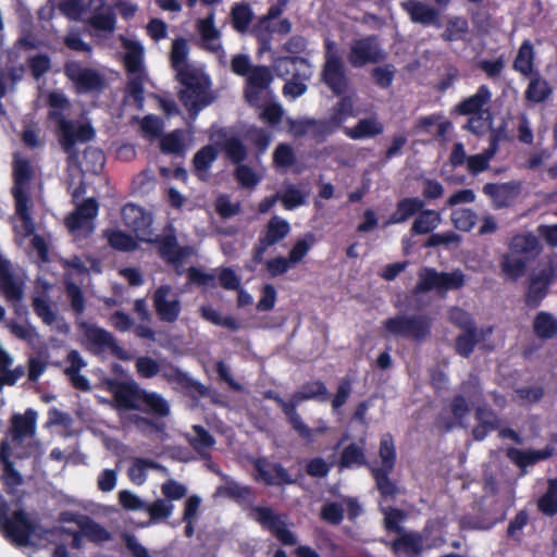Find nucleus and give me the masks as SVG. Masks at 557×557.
Segmentation results:
<instances>
[{"instance_id": "nucleus-1", "label": "nucleus", "mask_w": 557, "mask_h": 557, "mask_svg": "<svg viewBox=\"0 0 557 557\" xmlns=\"http://www.w3.org/2000/svg\"><path fill=\"white\" fill-rule=\"evenodd\" d=\"M103 385L106 391L112 395L114 407L117 410H135L152 417L132 414L129 421L137 429L148 428L156 433L164 430V423L156 420L166 418L171 412L169 401L162 395L157 392H148L134 381H121L115 377L106 379Z\"/></svg>"}, {"instance_id": "nucleus-2", "label": "nucleus", "mask_w": 557, "mask_h": 557, "mask_svg": "<svg viewBox=\"0 0 557 557\" xmlns=\"http://www.w3.org/2000/svg\"><path fill=\"white\" fill-rule=\"evenodd\" d=\"M322 82L339 98L331 108L326 117L330 123L338 131L347 119L355 116L354 101L350 96L345 95L348 90L349 82L345 73L342 59L336 55H327L322 70Z\"/></svg>"}, {"instance_id": "nucleus-3", "label": "nucleus", "mask_w": 557, "mask_h": 557, "mask_svg": "<svg viewBox=\"0 0 557 557\" xmlns=\"http://www.w3.org/2000/svg\"><path fill=\"white\" fill-rule=\"evenodd\" d=\"M267 398L272 399L283 411L292 429L301 437H311V429L301 419L297 407L305 400L314 399L326 401L330 399V393L325 383L321 380L310 381L302 384L301 388L295 392L288 400L282 398L274 392H268Z\"/></svg>"}, {"instance_id": "nucleus-4", "label": "nucleus", "mask_w": 557, "mask_h": 557, "mask_svg": "<svg viewBox=\"0 0 557 557\" xmlns=\"http://www.w3.org/2000/svg\"><path fill=\"white\" fill-rule=\"evenodd\" d=\"M135 367L140 377L151 379L160 373L162 379L175 389L184 392L189 397L198 398L209 395L207 386L171 362L159 363L151 357L143 356L136 360Z\"/></svg>"}, {"instance_id": "nucleus-5", "label": "nucleus", "mask_w": 557, "mask_h": 557, "mask_svg": "<svg viewBox=\"0 0 557 557\" xmlns=\"http://www.w3.org/2000/svg\"><path fill=\"white\" fill-rule=\"evenodd\" d=\"M37 529V522L25 509L11 510V504L0 493V533L8 542L18 547L29 546Z\"/></svg>"}, {"instance_id": "nucleus-6", "label": "nucleus", "mask_w": 557, "mask_h": 557, "mask_svg": "<svg viewBox=\"0 0 557 557\" xmlns=\"http://www.w3.org/2000/svg\"><path fill=\"white\" fill-rule=\"evenodd\" d=\"M176 78L184 86L180 91V100L189 115L195 119L203 108L214 100L210 94V78L189 67L178 70Z\"/></svg>"}, {"instance_id": "nucleus-7", "label": "nucleus", "mask_w": 557, "mask_h": 557, "mask_svg": "<svg viewBox=\"0 0 557 557\" xmlns=\"http://www.w3.org/2000/svg\"><path fill=\"white\" fill-rule=\"evenodd\" d=\"M385 337H401L416 343L425 342L432 331V319L426 314H396L382 323Z\"/></svg>"}, {"instance_id": "nucleus-8", "label": "nucleus", "mask_w": 557, "mask_h": 557, "mask_svg": "<svg viewBox=\"0 0 557 557\" xmlns=\"http://www.w3.org/2000/svg\"><path fill=\"white\" fill-rule=\"evenodd\" d=\"M379 456L381 458V466H369L370 472L375 481L381 498L384 500L395 498L399 493V488L389 479V474L395 468L397 454L393 436L389 433L382 435L380 440Z\"/></svg>"}, {"instance_id": "nucleus-9", "label": "nucleus", "mask_w": 557, "mask_h": 557, "mask_svg": "<svg viewBox=\"0 0 557 557\" xmlns=\"http://www.w3.org/2000/svg\"><path fill=\"white\" fill-rule=\"evenodd\" d=\"M33 176V170L27 159H17L13 163V187L12 195L15 200V213L22 221L26 235L35 232V225L30 214V198L27 193V185Z\"/></svg>"}, {"instance_id": "nucleus-10", "label": "nucleus", "mask_w": 557, "mask_h": 557, "mask_svg": "<svg viewBox=\"0 0 557 557\" xmlns=\"http://www.w3.org/2000/svg\"><path fill=\"white\" fill-rule=\"evenodd\" d=\"M557 278V253L547 257L546 263L528 278L524 294L527 307L535 309L541 306L549 292L550 285Z\"/></svg>"}, {"instance_id": "nucleus-11", "label": "nucleus", "mask_w": 557, "mask_h": 557, "mask_svg": "<svg viewBox=\"0 0 557 557\" xmlns=\"http://www.w3.org/2000/svg\"><path fill=\"white\" fill-rule=\"evenodd\" d=\"M48 116L57 123L59 141L67 153L74 150L77 141H89L95 137V131L89 124H83L76 128L72 121L65 119L63 113L53 110L48 113Z\"/></svg>"}, {"instance_id": "nucleus-12", "label": "nucleus", "mask_w": 557, "mask_h": 557, "mask_svg": "<svg viewBox=\"0 0 557 557\" xmlns=\"http://www.w3.org/2000/svg\"><path fill=\"white\" fill-rule=\"evenodd\" d=\"M349 64L360 69L370 63H380L386 59V53L381 48L375 35L354 39L347 54Z\"/></svg>"}, {"instance_id": "nucleus-13", "label": "nucleus", "mask_w": 557, "mask_h": 557, "mask_svg": "<svg viewBox=\"0 0 557 557\" xmlns=\"http://www.w3.org/2000/svg\"><path fill=\"white\" fill-rule=\"evenodd\" d=\"M290 232L289 223L277 216H272L265 224L264 230L259 235L257 244L252 249V261L256 264L263 262L267 250L280 242H282Z\"/></svg>"}, {"instance_id": "nucleus-14", "label": "nucleus", "mask_w": 557, "mask_h": 557, "mask_svg": "<svg viewBox=\"0 0 557 557\" xmlns=\"http://www.w3.org/2000/svg\"><path fill=\"white\" fill-rule=\"evenodd\" d=\"M64 74L75 84L78 92L101 91L106 87V81L98 71L84 67L77 61L65 62Z\"/></svg>"}, {"instance_id": "nucleus-15", "label": "nucleus", "mask_w": 557, "mask_h": 557, "mask_svg": "<svg viewBox=\"0 0 557 557\" xmlns=\"http://www.w3.org/2000/svg\"><path fill=\"white\" fill-rule=\"evenodd\" d=\"M255 520L264 529L270 531L283 545H295L297 540L294 533L287 528L281 516L272 508L256 506L252 508Z\"/></svg>"}, {"instance_id": "nucleus-16", "label": "nucleus", "mask_w": 557, "mask_h": 557, "mask_svg": "<svg viewBox=\"0 0 557 557\" xmlns=\"http://www.w3.org/2000/svg\"><path fill=\"white\" fill-rule=\"evenodd\" d=\"M156 313L162 322L174 323L182 311V305L177 296L172 295L170 285L159 286L152 296Z\"/></svg>"}, {"instance_id": "nucleus-17", "label": "nucleus", "mask_w": 557, "mask_h": 557, "mask_svg": "<svg viewBox=\"0 0 557 557\" xmlns=\"http://www.w3.org/2000/svg\"><path fill=\"white\" fill-rule=\"evenodd\" d=\"M253 469L257 472V479L269 486H284L296 483L288 471L280 462H271L267 458H257L253 461Z\"/></svg>"}, {"instance_id": "nucleus-18", "label": "nucleus", "mask_w": 557, "mask_h": 557, "mask_svg": "<svg viewBox=\"0 0 557 557\" xmlns=\"http://www.w3.org/2000/svg\"><path fill=\"white\" fill-rule=\"evenodd\" d=\"M79 329L83 331L85 338L95 352H101L108 349L112 354L119 355L121 351V347L115 337L109 331L88 322L79 323Z\"/></svg>"}, {"instance_id": "nucleus-19", "label": "nucleus", "mask_w": 557, "mask_h": 557, "mask_svg": "<svg viewBox=\"0 0 557 557\" xmlns=\"http://www.w3.org/2000/svg\"><path fill=\"white\" fill-rule=\"evenodd\" d=\"M210 139L214 141L215 146L225 153L232 163L239 164L246 160L247 148L238 136H227V132L224 128H220L210 136Z\"/></svg>"}, {"instance_id": "nucleus-20", "label": "nucleus", "mask_w": 557, "mask_h": 557, "mask_svg": "<svg viewBox=\"0 0 557 557\" xmlns=\"http://www.w3.org/2000/svg\"><path fill=\"white\" fill-rule=\"evenodd\" d=\"M273 76L269 67L264 65L253 66L247 75L245 97L249 103H256L260 99L261 91L269 88Z\"/></svg>"}, {"instance_id": "nucleus-21", "label": "nucleus", "mask_w": 557, "mask_h": 557, "mask_svg": "<svg viewBox=\"0 0 557 557\" xmlns=\"http://www.w3.org/2000/svg\"><path fill=\"white\" fill-rule=\"evenodd\" d=\"M401 8L408 13L411 22L423 26H441L440 12L437 9L418 0H408L401 3Z\"/></svg>"}, {"instance_id": "nucleus-22", "label": "nucleus", "mask_w": 557, "mask_h": 557, "mask_svg": "<svg viewBox=\"0 0 557 557\" xmlns=\"http://www.w3.org/2000/svg\"><path fill=\"white\" fill-rule=\"evenodd\" d=\"M555 448L547 445L543 449H519L510 447L507 450V457L521 470H525L530 466L546 460L554 455Z\"/></svg>"}, {"instance_id": "nucleus-23", "label": "nucleus", "mask_w": 557, "mask_h": 557, "mask_svg": "<svg viewBox=\"0 0 557 557\" xmlns=\"http://www.w3.org/2000/svg\"><path fill=\"white\" fill-rule=\"evenodd\" d=\"M474 418L478 424L472 429L475 441H483L488 433L498 430L500 420L497 413L486 405L475 408Z\"/></svg>"}, {"instance_id": "nucleus-24", "label": "nucleus", "mask_w": 557, "mask_h": 557, "mask_svg": "<svg viewBox=\"0 0 557 557\" xmlns=\"http://www.w3.org/2000/svg\"><path fill=\"white\" fill-rule=\"evenodd\" d=\"M158 253L169 264H180L188 256V248L181 247L174 234H168L156 239Z\"/></svg>"}, {"instance_id": "nucleus-25", "label": "nucleus", "mask_w": 557, "mask_h": 557, "mask_svg": "<svg viewBox=\"0 0 557 557\" xmlns=\"http://www.w3.org/2000/svg\"><path fill=\"white\" fill-rule=\"evenodd\" d=\"M425 206L423 199L418 197H405L396 203L395 211L383 223V227L392 224H400L408 221L411 216L421 211Z\"/></svg>"}, {"instance_id": "nucleus-26", "label": "nucleus", "mask_w": 557, "mask_h": 557, "mask_svg": "<svg viewBox=\"0 0 557 557\" xmlns=\"http://www.w3.org/2000/svg\"><path fill=\"white\" fill-rule=\"evenodd\" d=\"M492 92L486 85H481L475 94L462 99L456 107L455 112L460 115L481 114L483 108L491 101Z\"/></svg>"}, {"instance_id": "nucleus-27", "label": "nucleus", "mask_w": 557, "mask_h": 557, "mask_svg": "<svg viewBox=\"0 0 557 557\" xmlns=\"http://www.w3.org/2000/svg\"><path fill=\"white\" fill-rule=\"evenodd\" d=\"M287 4L284 2L272 4L268 9L267 14L252 27V35L264 46V49L270 46L272 33L274 32L270 28L271 21L277 18L284 12Z\"/></svg>"}, {"instance_id": "nucleus-28", "label": "nucleus", "mask_w": 557, "mask_h": 557, "mask_svg": "<svg viewBox=\"0 0 557 557\" xmlns=\"http://www.w3.org/2000/svg\"><path fill=\"white\" fill-rule=\"evenodd\" d=\"M539 238L532 233L515 235L509 245L510 252L524 256L527 260L534 259L542 252Z\"/></svg>"}, {"instance_id": "nucleus-29", "label": "nucleus", "mask_w": 557, "mask_h": 557, "mask_svg": "<svg viewBox=\"0 0 557 557\" xmlns=\"http://www.w3.org/2000/svg\"><path fill=\"white\" fill-rule=\"evenodd\" d=\"M344 134L354 140L373 138L384 132L383 124L376 117H364L358 121L354 127H344Z\"/></svg>"}, {"instance_id": "nucleus-30", "label": "nucleus", "mask_w": 557, "mask_h": 557, "mask_svg": "<svg viewBox=\"0 0 557 557\" xmlns=\"http://www.w3.org/2000/svg\"><path fill=\"white\" fill-rule=\"evenodd\" d=\"M123 47L126 49L123 62L128 75L145 74L144 72V47L135 40L123 39Z\"/></svg>"}, {"instance_id": "nucleus-31", "label": "nucleus", "mask_w": 557, "mask_h": 557, "mask_svg": "<svg viewBox=\"0 0 557 557\" xmlns=\"http://www.w3.org/2000/svg\"><path fill=\"white\" fill-rule=\"evenodd\" d=\"M37 412L28 408L24 414H14L12 417V438L21 441L24 437L33 436L36 432Z\"/></svg>"}, {"instance_id": "nucleus-32", "label": "nucleus", "mask_w": 557, "mask_h": 557, "mask_svg": "<svg viewBox=\"0 0 557 557\" xmlns=\"http://www.w3.org/2000/svg\"><path fill=\"white\" fill-rule=\"evenodd\" d=\"M533 333L542 341L557 336V318L548 311H539L532 321Z\"/></svg>"}, {"instance_id": "nucleus-33", "label": "nucleus", "mask_w": 557, "mask_h": 557, "mask_svg": "<svg viewBox=\"0 0 557 557\" xmlns=\"http://www.w3.org/2000/svg\"><path fill=\"white\" fill-rule=\"evenodd\" d=\"M483 191L493 198L495 207L498 209L509 207L517 196L515 187L508 183L502 185L487 183L484 185Z\"/></svg>"}, {"instance_id": "nucleus-34", "label": "nucleus", "mask_w": 557, "mask_h": 557, "mask_svg": "<svg viewBox=\"0 0 557 557\" xmlns=\"http://www.w3.org/2000/svg\"><path fill=\"white\" fill-rule=\"evenodd\" d=\"M512 67L524 76H532L536 72L534 71V47L530 40L525 39L519 47Z\"/></svg>"}, {"instance_id": "nucleus-35", "label": "nucleus", "mask_w": 557, "mask_h": 557, "mask_svg": "<svg viewBox=\"0 0 557 557\" xmlns=\"http://www.w3.org/2000/svg\"><path fill=\"white\" fill-rule=\"evenodd\" d=\"M124 224L135 233L144 232L150 225L149 218L143 208L134 203H127L122 208Z\"/></svg>"}, {"instance_id": "nucleus-36", "label": "nucleus", "mask_w": 557, "mask_h": 557, "mask_svg": "<svg viewBox=\"0 0 557 557\" xmlns=\"http://www.w3.org/2000/svg\"><path fill=\"white\" fill-rule=\"evenodd\" d=\"M368 466L366 450L362 445L351 443L344 447L338 459L341 469H351Z\"/></svg>"}, {"instance_id": "nucleus-37", "label": "nucleus", "mask_w": 557, "mask_h": 557, "mask_svg": "<svg viewBox=\"0 0 557 557\" xmlns=\"http://www.w3.org/2000/svg\"><path fill=\"white\" fill-rule=\"evenodd\" d=\"M298 65L308 66L307 59L298 55L292 57H278L273 61V71L276 76L286 78L292 76V78H299V70Z\"/></svg>"}, {"instance_id": "nucleus-38", "label": "nucleus", "mask_w": 557, "mask_h": 557, "mask_svg": "<svg viewBox=\"0 0 557 557\" xmlns=\"http://www.w3.org/2000/svg\"><path fill=\"white\" fill-rule=\"evenodd\" d=\"M0 459L3 463L2 481L7 487L9 494L13 493V488L23 484V475L15 469L14 463L10 460L8 449V443L2 442L1 444Z\"/></svg>"}, {"instance_id": "nucleus-39", "label": "nucleus", "mask_w": 557, "mask_h": 557, "mask_svg": "<svg viewBox=\"0 0 557 557\" xmlns=\"http://www.w3.org/2000/svg\"><path fill=\"white\" fill-rule=\"evenodd\" d=\"M219 151L214 145H206L201 147L193 158V166L196 175L200 180H205L207 172L212 163L218 159Z\"/></svg>"}, {"instance_id": "nucleus-40", "label": "nucleus", "mask_w": 557, "mask_h": 557, "mask_svg": "<svg viewBox=\"0 0 557 557\" xmlns=\"http://www.w3.org/2000/svg\"><path fill=\"white\" fill-rule=\"evenodd\" d=\"M552 91L553 89L548 82L539 72H535L530 78L524 97L530 102L541 103L552 95Z\"/></svg>"}, {"instance_id": "nucleus-41", "label": "nucleus", "mask_w": 557, "mask_h": 557, "mask_svg": "<svg viewBox=\"0 0 557 557\" xmlns=\"http://www.w3.org/2000/svg\"><path fill=\"white\" fill-rule=\"evenodd\" d=\"M440 222V212L423 208L418 212V215L411 225L410 232L413 235L429 234L438 226Z\"/></svg>"}, {"instance_id": "nucleus-42", "label": "nucleus", "mask_w": 557, "mask_h": 557, "mask_svg": "<svg viewBox=\"0 0 557 557\" xmlns=\"http://www.w3.org/2000/svg\"><path fill=\"white\" fill-rule=\"evenodd\" d=\"M197 30L199 32L206 48L210 51L216 52L221 49V45H212L211 42L220 38V32L214 25V12H210L207 17L199 18L196 23Z\"/></svg>"}, {"instance_id": "nucleus-43", "label": "nucleus", "mask_w": 557, "mask_h": 557, "mask_svg": "<svg viewBox=\"0 0 557 557\" xmlns=\"http://www.w3.org/2000/svg\"><path fill=\"white\" fill-rule=\"evenodd\" d=\"M194 436L188 437V444L201 457H208L209 450L215 445L214 436L202 425H193Z\"/></svg>"}, {"instance_id": "nucleus-44", "label": "nucleus", "mask_w": 557, "mask_h": 557, "mask_svg": "<svg viewBox=\"0 0 557 557\" xmlns=\"http://www.w3.org/2000/svg\"><path fill=\"white\" fill-rule=\"evenodd\" d=\"M469 34V23L463 16H451L447 20L446 27L441 37L446 42L466 40Z\"/></svg>"}, {"instance_id": "nucleus-45", "label": "nucleus", "mask_w": 557, "mask_h": 557, "mask_svg": "<svg viewBox=\"0 0 557 557\" xmlns=\"http://www.w3.org/2000/svg\"><path fill=\"white\" fill-rule=\"evenodd\" d=\"M162 466L157 461L148 458L137 457L127 470V476L136 485H141L147 480V471L149 469L159 470Z\"/></svg>"}, {"instance_id": "nucleus-46", "label": "nucleus", "mask_w": 557, "mask_h": 557, "mask_svg": "<svg viewBox=\"0 0 557 557\" xmlns=\"http://www.w3.org/2000/svg\"><path fill=\"white\" fill-rule=\"evenodd\" d=\"M440 273L435 268L423 267L418 272V283L413 288V294H424L432 290H440Z\"/></svg>"}, {"instance_id": "nucleus-47", "label": "nucleus", "mask_w": 557, "mask_h": 557, "mask_svg": "<svg viewBox=\"0 0 557 557\" xmlns=\"http://www.w3.org/2000/svg\"><path fill=\"white\" fill-rule=\"evenodd\" d=\"M199 311L203 320L214 325L223 326L231 331H238L240 329V323L236 318L232 315L222 317L211 305L201 306Z\"/></svg>"}, {"instance_id": "nucleus-48", "label": "nucleus", "mask_w": 557, "mask_h": 557, "mask_svg": "<svg viewBox=\"0 0 557 557\" xmlns=\"http://www.w3.org/2000/svg\"><path fill=\"white\" fill-rule=\"evenodd\" d=\"M392 547L396 553L416 556L422 550V537L419 533H404L393 541Z\"/></svg>"}, {"instance_id": "nucleus-49", "label": "nucleus", "mask_w": 557, "mask_h": 557, "mask_svg": "<svg viewBox=\"0 0 557 557\" xmlns=\"http://www.w3.org/2000/svg\"><path fill=\"white\" fill-rule=\"evenodd\" d=\"M79 530L84 537L95 544H101L111 540V533L88 515L85 517Z\"/></svg>"}, {"instance_id": "nucleus-50", "label": "nucleus", "mask_w": 557, "mask_h": 557, "mask_svg": "<svg viewBox=\"0 0 557 557\" xmlns=\"http://www.w3.org/2000/svg\"><path fill=\"white\" fill-rule=\"evenodd\" d=\"M527 259L504 255L500 262L503 275L512 282L522 277L527 271Z\"/></svg>"}, {"instance_id": "nucleus-51", "label": "nucleus", "mask_w": 557, "mask_h": 557, "mask_svg": "<svg viewBox=\"0 0 557 557\" xmlns=\"http://www.w3.org/2000/svg\"><path fill=\"white\" fill-rule=\"evenodd\" d=\"M216 494L228 497L237 503L249 502L253 496V492L250 486L240 485L233 480L227 481L225 485L219 486Z\"/></svg>"}, {"instance_id": "nucleus-52", "label": "nucleus", "mask_w": 557, "mask_h": 557, "mask_svg": "<svg viewBox=\"0 0 557 557\" xmlns=\"http://www.w3.org/2000/svg\"><path fill=\"white\" fill-rule=\"evenodd\" d=\"M253 17L251 8L246 3H235L231 9L233 28L238 33H245Z\"/></svg>"}, {"instance_id": "nucleus-53", "label": "nucleus", "mask_w": 557, "mask_h": 557, "mask_svg": "<svg viewBox=\"0 0 557 557\" xmlns=\"http://www.w3.org/2000/svg\"><path fill=\"white\" fill-rule=\"evenodd\" d=\"M537 508L548 517L557 513V476L548 481L546 492L537 500Z\"/></svg>"}, {"instance_id": "nucleus-54", "label": "nucleus", "mask_w": 557, "mask_h": 557, "mask_svg": "<svg viewBox=\"0 0 557 557\" xmlns=\"http://www.w3.org/2000/svg\"><path fill=\"white\" fill-rule=\"evenodd\" d=\"M317 242L315 235L311 232L306 233L301 238L297 239L289 250L287 257L295 265L304 260L310 249Z\"/></svg>"}, {"instance_id": "nucleus-55", "label": "nucleus", "mask_w": 557, "mask_h": 557, "mask_svg": "<svg viewBox=\"0 0 557 557\" xmlns=\"http://www.w3.org/2000/svg\"><path fill=\"white\" fill-rule=\"evenodd\" d=\"M108 244L115 250L133 251L137 248L136 240L129 235L120 230H108L104 232Z\"/></svg>"}, {"instance_id": "nucleus-56", "label": "nucleus", "mask_w": 557, "mask_h": 557, "mask_svg": "<svg viewBox=\"0 0 557 557\" xmlns=\"http://www.w3.org/2000/svg\"><path fill=\"white\" fill-rule=\"evenodd\" d=\"M304 125L306 128L302 133H310L317 141H322L327 136L337 132L327 119H306Z\"/></svg>"}, {"instance_id": "nucleus-57", "label": "nucleus", "mask_w": 557, "mask_h": 557, "mask_svg": "<svg viewBox=\"0 0 557 557\" xmlns=\"http://www.w3.org/2000/svg\"><path fill=\"white\" fill-rule=\"evenodd\" d=\"M478 344V333L475 327H469L467 331L458 335L455 339L456 352L463 357L469 358Z\"/></svg>"}, {"instance_id": "nucleus-58", "label": "nucleus", "mask_w": 557, "mask_h": 557, "mask_svg": "<svg viewBox=\"0 0 557 557\" xmlns=\"http://www.w3.org/2000/svg\"><path fill=\"white\" fill-rule=\"evenodd\" d=\"M65 226L74 236L83 233L84 237H89L95 230L94 222L78 215V212L75 210L65 218Z\"/></svg>"}, {"instance_id": "nucleus-59", "label": "nucleus", "mask_w": 557, "mask_h": 557, "mask_svg": "<svg viewBox=\"0 0 557 557\" xmlns=\"http://www.w3.org/2000/svg\"><path fill=\"white\" fill-rule=\"evenodd\" d=\"M145 74L128 75L125 94L132 98L138 109L144 107L145 102Z\"/></svg>"}, {"instance_id": "nucleus-60", "label": "nucleus", "mask_w": 557, "mask_h": 557, "mask_svg": "<svg viewBox=\"0 0 557 557\" xmlns=\"http://www.w3.org/2000/svg\"><path fill=\"white\" fill-rule=\"evenodd\" d=\"M466 284V275L459 269L451 272L440 273V290L438 294H445L448 290H458Z\"/></svg>"}, {"instance_id": "nucleus-61", "label": "nucleus", "mask_w": 557, "mask_h": 557, "mask_svg": "<svg viewBox=\"0 0 557 557\" xmlns=\"http://www.w3.org/2000/svg\"><path fill=\"white\" fill-rule=\"evenodd\" d=\"M187 57H188V45H187L186 39H184V38L174 39L172 42L170 59H171L172 67L176 71L177 74H178V70L189 67L186 64Z\"/></svg>"}, {"instance_id": "nucleus-62", "label": "nucleus", "mask_w": 557, "mask_h": 557, "mask_svg": "<svg viewBox=\"0 0 557 557\" xmlns=\"http://www.w3.org/2000/svg\"><path fill=\"white\" fill-rule=\"evenodd\" d=\"M451 222L454 226L462 232H469L475 225L478 215L469 208L456 209L451 212Z\"/></svg>"}, {"instance_id": "nucleus-63", "label": "nucleus", "mask_w": 557, "mask_h": 557, "mask_svg": "<svg viewBox=\"0 0 557 557\" xmlns=\"http://www.w3.org/2000/svg\"><path fill=\"white\" fill-rule=\"evenodd\" d=\"M88 25L96 30L112 33L115 29L116 18L113 12H96L88 18Z\"/></svg>"}, {"instance_id": "nucleus-64", "label": "nucleus", "mask_w": 557, "mask_h": 557, "mask_svg": "<svg viewBox=\"0 0 557 557\" xmlns=\"http://www.w3.org/2000/svg\"><path fill=\"white\" fill-rule=\"evenodd\" d=\"M160 149L165 154H178L184 151V141L181 131H173L160 140Z\"/></svg>"}]
</instances>
